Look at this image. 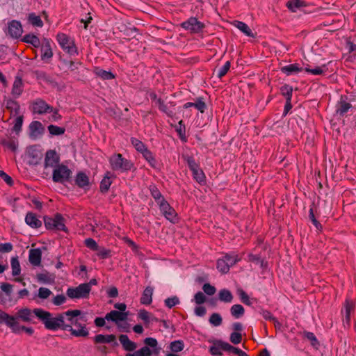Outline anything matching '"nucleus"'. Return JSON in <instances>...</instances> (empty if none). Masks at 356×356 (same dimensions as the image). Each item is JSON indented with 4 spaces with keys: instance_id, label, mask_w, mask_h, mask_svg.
Listing matches in <instances>:
<instances>
[{
    "instance_id": "20e7f679",
    "label": "nucleus",
    "mask_w": 356,
    "mask_h": 356,
    "mask_svg": "<svg viewBox=\"0 0 356 356\" xmlns=\"http://www.w3.org/2000/svg\"><path fill=\"white\" fill-rule=\"evenodd\" d=\"M241 260V257L235 253L226 254L222 258L217 261V268L222 273L229 272L231 266H234Z\"/></svg>"
},
{
    "instance_id": "69168bd1",
    "label": "nucleus",
    "mask_w": 356,
    "mask_h": 356,
    "mask_svg": "<svg viewBox=\"0 0 356 356\" xmlns=\"http://www.w3.org/2000/svg\"><path fill=\"white\" fill-rule=\"evenodd\" d=\"M202 289H203L204 292L209 296H212V295L215 294V293L216 291V288L209 283L204 284L203 285Z\"/></svg>"
},
{
    "instance_id": "5701e85b",
    "label": "nucleus",
    "mask_w": 356,
    "mask_h": 356,
    "mask_svg": "<svg viewBox=\"0 0 356 356\" xmlns=\"http://www.w3.org/2000/svg\"><path fill=\"white\" fill-rule=\"evenodd\" d=\"M26 223L33 228H38L42 225V221L32 212L26 214L25 218Z\"/></svg>"
},
{
    "instance_id": "c85d7f7f",
    "label": "nucleus",
    "mask_w": 356,
    "mask_h": 356,
    "mask_svg": "<svg viewBox=\"0 0 356 356\" xmlns=\"http://www.w3.org/2000/svg\"><path fill=\"white\" fill-rule=\"evenodd\" d=\"M13 327H12L11 330L13 332L19 334L22 331H24L26 333H27L29 335L33 334V329L32 327H27L24 325H21L19 322L17 321V318H16L15 322H14Z\"/></svg>"
},
{
    "instance_id": "6e6552de",
    "label": "nucleus",
    "mask_w": 356,
    "mask_h": 356,
    "mask_svg": "<svg viewBox=\"0 0 356 356\" xmlns=\"http://www.w3.org/2000/svg\"><path fill=\"white\" fill-rule=\"evenodd\" d=\"M30 109L35 114L43 115L48 113H51L53 111V107L49 105L43 99H36L31 102Z\"/></svg>"
},
{
    "instance_id": "473e14b6",
    "label": "nucleus",
    "mask_w": 356,
    "mask_h": 356,
    "mask_svg": "<svg viewBox=\"0 0 356 356\" xmlns=\"http://www.w3.org/2000/svg\"><path fill=\"white\" fill-rule=\"evenodd\" d=\"M234 26L243 32L245 35L254 38V35L250 29V27L244 22L240 21H235L234 22Z\"/></svg>"
},
{
    "instance_id": "a19ab883",
    "label": "nucleus",
    "mask_w": 356,
    "mask_h": 356,
    "mask_svg": "<svg viewBox=\"0 0 356 356\" xmlns=\"http://www.w3.org/2000/svg\"><path fill=\"white\" fill-rule=\"evenodd\" d=\"M95 74L104 80H110L115 78L112 72L96 67L94 70Z\"/></svg>"
},
{
    "instance_id": "f03ea898",
    "label": "nucleus",
    "mask_w": 356,
    "mask_h": 356,
    "mask_svg": "<svg viewBox=\"0 0 356 356\" xmlns=\"http://www.w3.org/2000/svg\"><path fill=\"white\" fill-rule=\"evenodd\" d=\"M111 169L114 171L127 172L134 167V163L122 156L121 154H114L109 159Z\"/></svg>"
},
{
    "instance_id": "39448f33",
    "label": "nucleus",
    "mask_w": 356,
    "mask_h": 356,
    "mask_svg": "<svg viewBox=\"0 0 356 356\" xmlns=\"http://www.w3.org/2000/svg\"><path fill=\"white\" fill-rule=\"evenodd\" d=\"M72 171L69 168L63 164L57 165L54 168L52 173V179L56 183H65L71 177Z\"/></svg>"
},
{
    "instance_id": "e2e57ef3",
    "label": "nucleus",
    "mask_w": 356,
    "mask_h": 356,
    "mask_svg": "<svg viewBox=\"0 0 356 356\" xmlns=\"http://www.w3.org/2000/svg\"><path fill=\"white\" fill-rule=\"evenodd\" d=\"M229 340L234 344H238L242 341V335L239 332H234L230 334Z\"/></svg>"
},
{
    "instance_id": "4c0bfd02",
    "label": "nucleus",
    "mask_w": 356,
    "mask_h": 356,
    "mask_svg": "<svg viewBox=\"0 0 356 356\" xmlns=\"http://www.w3.org/2000/svg\"><path fill=\"white\" fill-rule=\"evenodd\" d=\"M10 265L12 268V275L13 276L19 275L21 273V266L17 256L11 258Z\"/></svg>"
},
{
    "instance_id": "0e129e2a",
    "label": "nucleus",
    "mask_w": 356,
    "mask_h": 356,
    "mask_svg": "<svg viewBox=\"0 0 356 356\" xmlns=\"http://www.w3.org/2000/svg\"><path fill=\"white\" fill-rule=\"evenodd\" d=\"M229 68H230V62L227 61L224 64V65L219 69V70L218 72V76L219 78H222V76H224L227 73Z\"/></svg>"
},
{
    "instance_id": "603ef678",
    "label": "nucleus",
    "mask_w": 356,
    "mask_h": 356,
    "mask_svg": "<svg viewBox=\"0 0 356 356\" xmlns=\"http://www.w3.org/2000/svg\"><path fill=\"white\" fill-rule=\"evenodd\" d=\"M222 319L218 313H213L209 318V323L214 326H219L222 324Z\"/></svg>"
},
{
    "instance_id": "9b49d317",
    "label": "nucleus",
    "mask_w": 356,
    "mask_h": 356,
    "mask_svg": "<svg viewBox=\"0 0 356 356\" xmlns=\"http://www.w3.org/2000/svg\"><path fill=\"white\" fill-rule=\"evenodd\" d=\"M81 314V312L79 309L68 310L65 312L61 313V316L63 317V321L66 324L78 325V316Z\"/></svg>"
},
{
    "instance_id": "4d7b16f0",
    "label": "nucleus",
    "mask_w": 356,
    "mask_h": 356,
    "mask_svg": "<svg viewBox=\"0 0 356 356\" xmlns=\"http://www.w3.org/2000/svg\"><path fill=\"white\" fill-rule=\"evenodd\" d=\"M138 318L145 323H149L151 320V314L145 309H140L138 313Z\"/></svg>"
},
{
    "instance_id": "864d4df0",
    "label": "nucleus",
    "mask_w": 356,
    "mask_h": 356,
    "mask_svg": "<svg viewBox=\"0 0 356 356\" xmlns=\"http://www.w3.org/2000/svg\"><path fill=\"white\" fill-rule=\"evenodd\" d=\"M305 71L314 75H320L323 74L326 71L325 65L321 67H316L315 68H305Z\"/></svg>"
},
{
    "instance_id": "b1692460",
    "label": "nucleus",
    "mask_w": 356,
    "mask_h": 356,
    "mask_svg": "<svg viewBox=\"0 0 356 356\" xmlns=\"http://www.w3.org/2000/svg\"><path fill=\"white\" fill-rule=\"evenodd\" d=\"M24 83L21 78L16 76L13 84L12 95L15 97H19L23 92Z\"/></svg>"
},
{
    "instance_id": "0eeeda50",
    "label": "nucleus",
    "mask_w": 356,
    "mask_h": 356,
    "mask_svg": "<svg viewBox=\"0 0 356 356\" xmlns=\"http://www.w3.org/2000/svg\"><path fill=\"white\" fill-rule=\"evenodd\" d=\"M90 292V284H81L77 287L69 288L67 290V295L70 298H85Z\"/></svg>"
},
{
    "instance_id": "dca6fc26",
    "label": "nucleus",
    "mask_w": 356,
    "mask_h": 356,
    "mask_svg": "<svg viewBox=\"0 0 356 356\" xmlns=\"http://www.w3.org/2000/svg\"><path fill=\"white\" fill-rule=\"evenodd\" d=\"M23 32L22 26L19 22L13 20L8 24V34L14 38H17L22 35Z\"/></svg>"
},
{
    "instance_id": "49530a36",
    "label": "nucleus",
    "mask_w": 356,
    "mask_h": 356,
    "mask_svg": "<svg viewBox=\"0 0 356 356\" xmlns=\"http://www.w3.org/2000/svg\"><path fill=\"white\" fill-rule=\"evenodd\" d=\"M37 279L40 282L44 284H53L54 282V277L48 273L38 274Z\"/></svg>"
},
{
    "instance_id": "4be33fe9",
    "label": "nucleus",
    "mask_w": 356,
    "mask_h": 356,
    "mask_svg": "<svg viewBox=\"0 0 356 356\" xmlns=\"http://www.w3.org/2000/svg\"><path fill=\"white\" fill-rule=\"evenodd\" d=\"M30 134L31 136L37 138L44 131V127L39 121H33L29 125Z\"/></svg>"
},
{
    "instance_id": "c9c22d12",
    "label": "nucleus",
    "mask_w": 356,
    "mask_h": 356,
    "mask_svg": "<svg viewBox=\"0 0 356 356\" xmlns=\"http://www.w3.org/2000/svg\"><path fill=\"white\" fill-rule=\"evenodd\" d=\"M6 108L8 109L13 115H19V104L12 99H9L6 102Z\"/></svg>"
},
{
    "instance_id": "338daca9",
    "label": "nucleus",
    "mask_w": 356,
    "mask_h": 356,
    "mask_svg": "<svg viewBox=\"0 0 356 356\" xmlns=\"http://www.w3.org/2000/svg\"><path fill=\"white\" fill-rule=\"evenodd\" d=\"M193 106L201 113H204L207 106L206 104L201 99H198L195 102L193 103Z\"/></svg>"
},
{
    "instance_id": "a18cd8bd",
    "label": "nucleus",
    "mask_w": 356,
    "mask_h": 356,
    "mask_svg": "<svg viewBox=\"0 0 356 356\" xmlns=\"http://www.w3.org/2000/svg\"><path fill=\"white\" fill-rule=\"evenodd\" d=\"M351 107L352 105L350 103L341 101L337 106V113L341 116H343Z\"/></svg>"
},
{
    "instance_id": "052dcab7",
    "label": "nucleus",
    "mask_w": 356,
    "mask_h": 356,
    "mask_svg": "<svg viewBox=\"0 0 356 356\" xmlns=\"http://www.w3.org/2000/svg\"><path fill=\"white\" fill-rule=\"evenodd\" d=\"M84 243L86 245V247L88 248L89 249L94 251L98 250L99 246L93 238H86L84 241Z\"/></svg>"
},
{
    "instance_id": "c756f323",
    "label": "nucleus",
    "mask_w": 356,
    "mask_h": 356,
    "mask_svg": "<svg viewBox=\"0 0 356 356\" xmlns=\"http://www.w3.org/2000/svg\"><path fill=\"white\" fill-rule=\"evenodd\" d=\"M1 144L12 152H15L17 149L18 141L16 138L7 137L1 140Z\"/></svg>"
},
{
    "instance_id": "cd10ccee",
    "label": "nucleus",
    "mask_w": 356,
    "mask_h": 356,
    "mask_svg": "<svg viewBox=\"0 0 356 356\" xmlns=\"http://www.w3.org/2000/svg\"><path fill=\"white\" fill-rule=\"evenodd\" d=\"M150 97L151 99L154 102L156 106L159 107L160 111L165 113L168 115H172V112L168 111L167 106L164 104V102L161 98H158L156 94H151Z\"/></svg>"
},
{
    "instance_id": "7c9ffc66",
    "label": "nucleus",
    "mask_w": 356,
    "mask_h": 356,
    "mask_svg": "<svg viewBox=\"0 0 356 356\" xmlns=\"http://www.w3.org/2000/svg\"><path fill=\"white\" fill-rule=\"evenodd\" d=\"M184 343L182 340H175L170 343L167 348L170 352L179 353L184 348Z\"/></svg>"
},
{
    "instance_id": "6e6d98bb",
    "label": "nucleus",
    "mask_w": 356,
    "mask_h": 356,
    "mask_svg": "<svg viewBox=\"0 0 356 356\" xmlns=\"http://www.w3.org/2000/svg\"><path fill=\"white\" fill-rule=\"evenodd\" d=\"M293 89L291 86L285 85L281 88L282 94L286 97L288 102H291Z\"/></svg>"
},
{
    "instance_id": "f3484780",
    "label": "nucleus",
    "mask_w": 356,
    "mask_h": 356,
    "mask_svg": "<svg viewBox=\"0 0 356 356\" xmlns=\"http://www.w3.org/2000/svg\"><path fill=\"white\" fill-rule=\"evenodd\" d=\"M33 315H35L33 310H31L29 308H22L14 316L17 318V321L20 319L24 322L29 323L32 321Z\"/></svg>"
},
{
    "instance_id": "bb28decb",
    "label": "nucleus",
    "mask_w": 356,
    "mask_h": 356,
    "mask_svg": "<svg viewBox=\"0 0 356 356\" xmlns=\"http://www.w3.org/2000/svg\"><path fill=\"white\" fill-rule=\"evenodd\" d=\"M16 318L3 311H0V323H5L10 330L13 327Z\"/></svg>"
},
{
    "instance_id": "c03bdc74",
    "label": "nucleus",
    "mask_w": 356,
    "mask_h": 356,
    "mask_svg": "<svg viewBox=\"0 0 356 356\" xmlns=\"http://www.w3.org/2000/svg\"><path fill=\"white\" fill-rule=\"evenodd\" d=\"M193 172V178L200 184H203L205 182V175L204 172L200 167L195 168L194 170H191Z\"/></svg>"
},
{
    "instance_id": "4468645a",
    "label": "nucleus",
    "mask_w": 356,
    "mask_h": 356,
    "mask_svg": "<svg viewBox=\"0 0 356 356\" xmlns=\"http://www.w3.org/2000/svg\"><path fill=\"white\" fill-rule=\"evenodd\" d=\"M127 316L128 314L126 312L113 310L106 314L105 318L107 321L114 322L118 327H120V322L124 321L127 319Z\"/></svg>"
},
{
    "instance_id": "f257e3e1",
    "label": "nucleus",
    "mask_w": 356,
    "mask_h": 356,
    "mask_svg": "<svg viewBox=\"0 0 356 356\" xmlns=\"http://www.w3.org/2000/svg\"><path fill=\"white\" fill-rule=\"evenodd\" d=\"M35 316L40 319L44 325L46 329L49 330H65L69 326L63 321L61 314L53 316L51 313L42 309L37 308L33 309Z\"/></svg>"
},
{
    "instance_id": "9d476101",
    "label": "nucleus",
    "mask_w": 356,
    "mask_h": 356,
    "mask_svg": "<svg viewBox=\"0 0 356 356\" xmlns=\"http://www.w3.org/2000/svg\"><path fill=\"white\" fill-rule=\"evenodd\" d=\"M41 51V59L49 63L53 56V51L51 47V42L48 39H43L40 45Z\"/></svg>"
},
{
    "instance_id": "aec40b11",
    "label": "nucleus",
    "mask_w": 356,
    "mask_h": 356,
    "mask_svg": "<svg viewBox=\"0 0 356 356\" xmlns=\"http://www.w3.org/2000/svg\"><path fill=\"white\" fill-rule=\"evenodd\" d=\"M76 325L79 326V328L74 329L72 326H71L70 324H67V326H69V327L65 329V331H70L73 336L78 337H86L88 335L89 332L85 325H81L80 324L78 323V325Z\"/></svg>"
},
{
    "instance_id": "37998d69",
    "label": "nucleus",
    "mask_w": 356,
    "mask_h": 356,
    "mask_svg": "<svg viewBox=\"0 0 356 356\" xmlns=\"http://www.w3.org/2000/svg\"><path fill=\"white\" fill-rule=\"evenodd\" d=\"M131 143L136 149V150L140 152V154H143V152H144L145 150L148 149L142 141H140L136 138H131Z\"/></svg>"
},
{
    "instance_id": "2eb2a0df",
    "label": "nucleus",
    "mask_w": 356,
    "mask_h": 356,
    "mask_svg": "<svg viewBox=\"0 0 356 356\" xmlns=\"http://www.w3.org/2000/svg\"><path fill=\"white\" fill-rule=\"evenodd\" d=\"M355 304L354 301L350 299L346 300L343 305V308L341 310V314L344 316L343 321L348 325H349L350 323V315L355 311Z\"/></svg>"
},
{
    "instance_id": "1a4fd4ad",
    "label": "nucleus",
    "mask_w": 356,
    "mask_h": 356,
    "mask_svg": "<svg viewBox=\"0 0 356 356\" xmlns=\"http://www.w3.org/2000/svg\"><path fill=\"white\" fill-rule=\"evenodd\" d=\"M182 28L189 31L192 33H199L204 27V25L201 22L198 21L195 17H191L186 22L181 24Z\"/></svg>"
},
{
    "instance_id": "bf43d9fd",
    "label": "nucleus",
    "mask_w": 356,
    "mask_h": 356,
    "mask_svg": "<svg viewBox=\"0 0 356 356\" xmlns=\"http://www.w3.org/2000/svg\"><path fill=\"white\" fill-rule=\"evenodd\" d=\"M22 124H23V116L22 115L17 116V118H15V120L14 121L13 130L16 133H19L22 129Z\"/></svg>"
},
{
    "instance_id": "09e8293b",
    "label": "nucleus",
    "mask_w": 356,
    "mask_h": 356,
    "mask_svg": "<svg viewBox=\"0 0 356 356\" xmlns=\"http://www.w3.org/2000/svg\"><path fill=\"white\" fill-rule=\"evenodd\" d=\"M149 191L152 196L154 198L157 204H159L162 200H165L162 196L161 192L159 191L155 185L149 186Z\"/></svg>"
},
{
    "instance_id": "a211bd4d",
    "label": "nucleus",
    "mask_w": 356,
    "mask_h": 356,
    "mask_svg": "<svg viewBox=\"0 0 356 356\" xmlns=\"http://www.w3.org/2000/svg\"><path fill=\"white\" fill-rule=\"evenodd\" d=\"M93 341L95 344H102V343H111L116 342V337L114 334H99L94 337Z\"/></svg>"
},
{
    "instance_id": "a878e982",
    "label": "nucleus",
    "mask_w": 356,
    "mask_h": 356,
    "mask_svg": "<svg viewBox=\"0 0 356 356\" xmlns=\"http://www.w3.org/2000/svg\"><path fill=\"white\" fill-rule=\"evenodd\" d=\"M306 6H307V3L304 0H290L286 3V7L293 13Z\"/></svg>"
},
{
    "instance_id": "5fc2aeb1",
    "label": "nucleus",
    "mask_w": 356,
    "mask_h": 356,
    "mask_svg": "<svg viewBox=\"0 0 356 356\" xmlns=\"http://www.w3.org/2000/svg\"><path fill=\"white\" fill-rule=\"evenodd\" d=\"M48 130L51 135L58 136L62 135L65 133V129L56 125H49Z\"/></svg>"
},
{
    "instance_id": "6ab92c4d",
    "label": "nucleus",
    "mask_w": 356,
    "mask_h": 356,
    "mask_svg": "<svg viewBox=\"0 0 356 356\" xmlns=\"http://www.w3.org/2000/svg\"><path fill=\"white\" fill-rule=\"evenodd\" d=\"M42 258V252L39 248L31 249L29 251V262L35 266L40 265Z\"/></svg>"
},
{
    "instance_id": "f8f14e48",
    "label": "nucleus",
    "mask_w": 356,
    "mask_h": 356,
    "mask_svg": "<svg viewBox=\"0 0 356 356\" xmlns=\"http://www.w3.org/2000/svg\"><path fill=\"white\" fill-rule=\"evenodd\" d=\"M159 209L164 216L168 220L173 222L176 218V212L175 209L165 201L162 200L159 204Z\"/></svg>"
},
{
    "instance_id": "393cba45",
    "label": "nucleus",
    "mask_w": 356,
    "mask_h": 356,
    "mask_svg": "<svg viewBox=\"0 0 356 356\" xmlns=\"http://www.w3.org/2000/svg\"><path fill=\"white\" fill-rule=\"evenodd\" d=\"M154 289L152 286H147L143 292L140 298V303L143 305H150L152 302Z\"/></svg>"
},
{
    "instance_id": "423d86ee",
    "label": "nucleus",
    "mask_w": 356,
    "mask_h": 356,
    "mask_svg": "<svg viewBox=\"0 0 356 356\" xmlns=\"http://www.w3.org/2000/svg\"><path fill=\"white\" fill-rule=\"evenodd\" d=\"M44 221V225L48 229L67 232V228L64 224V219L60 214H56L54 217H45Z\"/></svg>"
},
{
    "instance_id": "2f4dec72",
    "label": "nucleus",
    "mask_w": 356,
    "mask_h": 356,
    "mask_svg": "<svg viewBox=\"0 0 356 356\" xmlns=\"http://www.w3.org/2000/svg\"><path fill=\"white\" fill-rule=\"evenodd\" d=\"M282 72L286 74L287 76L293 74H297L302 71V68L299 67L298 64H290L284 66L281 68Z\"/></svg>"
},
{
    "instance_id": "ea45409f",
    "label": "nucleus",
    "mask_w": 356,
    "mask_h": 356,
    "mask_svg": "<svg viewBox=\"0 0 356 356\" xmlns=\"http://www.w3.org/2000/svg\"><path fill=\"white\" fill-rule=\"evenodd\" d=\"M22 40L26 43L32 44L34 47H39L41 44L40 39L33 34L24 35Z\"/></svg>"
},
{
    "instance_id": "412c9836",
    "label": "nucleus",
    "mask_w": 356,
    "mask_h": 356,
    "mask_svg": "<svg viewBox=\"0 0 356 356\" xmlns=\"http://www.w3.org/2000/svg\"><path fill=\"white\" fill-rule=\"evenodd\" d=\"M119 341L125 350L133 351L137 347L136 343L131 341L125 334H121L119 337Z\"/></svg>"
},
{
    "instance_id": "774afa93",
    "label": "nucleus",
    "mask_w": 356,
    "mask_h": 356,
    "mask_svg": "<svg viewBox=\"0 0 356 356\" xmlns=\"http://www.w3.org/2000/svg\"><path fill=\"white\" fill-rule=\"evenodd\" d=\"M0 287L7 296H10L13 290V286L10 284L2 283Z\"/></svg>"
},
{
    "instance_id": "3c124183",
    "label": "nucleus",
    "mask_w": 356,
    "mask_h": 356,
    "mask_svg": "<svg viewBox=\"0 0 356 356\" xmlns=\"http://www.w3.org/2000/svg\"><path fill=\"white\" fill-rule=\"evenodd\" d=\"M219 346H220L222 350L234 354H236L238 350V348L232 346L227 342L219 341Z\"/></svg>"
},
{
    "instance_id": "e433bc0d",
    "label": "nucleus",
    "mask_w": 356,
    "mask_h": 356,
    "mask_svg": "<svg viewBox=\"0 0 356 356\" xmlns=\"http://www.w3.org/2000/svg\"><path fill=\"white\" fill-rule=\"evenodd\" d=\"M52 295V292L50 289L45 287H40L38 289V294H36L33 299L36 300L37 298L44 300H47Z\"/></svg>"
},
{
    "instance_id": "8fccbe9b",
    "label": "nucleus",
    "mask_w": 356,
    "mask_h": 356,
    "mask_svg": "<svg viewBox=\"0 0 356 356\" xmlns=\"http://www.w3.org/2000/svg\"><path fill=\"white\" fill-rule=\"evenodd\" d=\"M29 22L34 26L42 27L43 22L40 16L36 15L35 13H31L28 17Z\"/></svg>"
},
{
    "instance_id": "72a5a7b5",
    "label": "nucleus",
    "mask_w": 356,
    "mask_h": 356,
    "mask_svg": "<svg viewBox=\"0 0 356 356\" xmlns=\"http://www.w3.org/2000/svg\"><path fill=\"white\" fill-rule=\"evenodd\" d=\"M218 298L222 302L230 303L232 302L234 296L230 291L226 289H223L219 291Z\"/></svg>"
},
{
    "instance_id": "58836bf2",
    "label": "nucleus",
    "mask_w": 356,
    "mask_h": 356,
    "mask_svg": "<svg viewBox=\"0 0 356 356\" xmlns=\"http://www.w3.org/2000/svg\"><path fill=\"white\" fill-rule=\"evenodd\" d=\"M142 155L151 167L154 168L156 167L157 161L155 159L154 155L149 149L143 152Z\"/></svg>"
},
{
    "instance_id": "13d9d810",
    "label": "nucleus",
    "mask_w": 356,
    "mask_h": 356,
    "mask_svg": "<svg viewBox=\"0 0 356 356\" xmlns=\"http://www.w3.org/2000/svg\"><path fill=\"white\" fill-rule=\"evenodd\" d=\"M178 304H179V299L177 296L170 297L165 300V306L170 309Z\"/></svg>"
},
{
    "instance_id": "680f3d73",
    "label": "nucleus",
    "mask_w": 356,
    "mask_h": 356,
    "mask_svg": "<svg viewBox=\"0 0 356 356\" xmlns=\"http://www.w3.org/2000/svg\"><path fill=\"white\" fill-rule=\"evenodd\" d=\"M66 297L63 294L57 295L52 299V303L56 306H59L66 302Z\"/></svg>"
},
{
    "instance_id": "de8ad7c7",
    "label": "nucleus",
    "mask_w": 356,
    "mask_h": 356,
    "mask_svg": "<svg viewBox=\"0 0 356 356\" xmlns=\"http://www.w3.org/2000/svg\"><path fill=\"white\" fill-rule=\"evenodd\" d=\"M109 175L110 172H107L100 183V190L102 192H107L112 184L111 177Z\"/></svg>"
},
{
    "instance_id": "79ce46f5",
    "label": "nucleus",
    "mask_w": 356,
    "mask_h": 356,
    "mask_svg": "<svg viewBox=\"0 0 356 356\" xmlns=\"http://www.w3.org/2000/svg\"><path fill=\"white\" fill-rule=\"evenodd\" d=\"M75 181L76 184L81 188H84L89 184V179L88 176L83 172H79L76 175Z\"/></svg>"
},
{
    "instance_id": "f704fd0d",
    "label": "nucleus",
    "mask_w": 356,
    "mask_h": 356,
    "mask_svg": "<svg viewBox=\"0 0 356 356\" xmlns=\"http://www.w3.org/2000/svg\"><path fill=\"white\" fill-rule=\"evenodd\" d=\"M230 313L234 318H239L244 315L245 309L241 305L236 304L230 308Z\"/></svg>"
},
{
    "instance_id": "ddd939ff",
    "label": "nucleus",
    "mask_w": 356,
    "mask_h": 356,
    "mask_svg": "<svg viewBox=\"0 0 356 356\" xmlns=\"http://www.w3.org/2000/svg\"><path fill=\"white\" fill-rule=\"evenodd\" d=\"M59 156L58 154L54 150H49L46 152L45 159H44V168L47 169L48 168H55L57 165H58L59 163Z\"/></svg>"
},
{
    "instance_id": "7ed1b4c3",
    "label": "nucleus",
    "mask_w": 356,
    "mask_h": 356,
    "mask_svg": "<svg viewBox=\"0 0 356 356\" xmlns=\"http://www.w3.org/2000/svg\"><path fill=\"white\" fill-rule=\"evenodd\" d=\"M56 40L63 50L66 53L70 55L78 54L77 49L74 44V40L71 37L63 33H59L56 35Z\"/></svg>"
}]
</instances>
